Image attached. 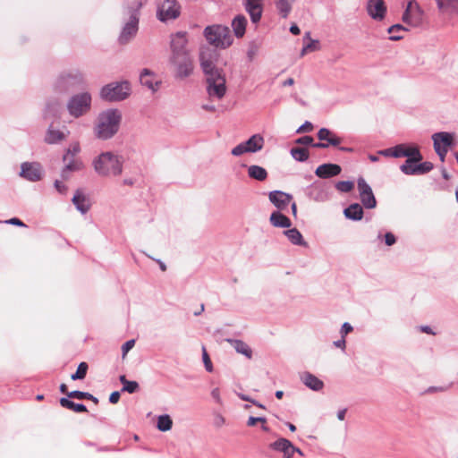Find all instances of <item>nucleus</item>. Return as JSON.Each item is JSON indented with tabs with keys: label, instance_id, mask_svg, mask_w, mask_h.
<instances>
[{
	"label": "nucleus",
	"instance_id": "obj_7",
	"mask_svg": "<svg viewBox=\"0 0 458 458\" xmlns=\"http://www.w3.org/2000/svg\"><path fill=\"white\" fill-rule=\"evenodd\" d=\"M91 95L89 92L75 94L67 102V110L71 116L79 118L91 108Z\"/></svg>",
	"mask_w": 458,
	"mask_h": 458
},
{
	"label": "nucleus",
	"instance_id": "obj_21",
	"mask_svg": "<svg viewBox=\"0 0 458 458\" xmlns=\"http://www.w3.org/2000/svg\"><path fill=\"white\" fill-rule=\"evenodd\" d=\"M342 168L337 164H323L317 167V177L328 179L340 174Z\"/></svg>",
	"mask_w": 458,
	"mask_h": 458
},
{
	"label": "nucleus",
	"instance_id": "obj_54",
	"mask_svg": "<svg viewBox=\"0 0 458 458\" xmlns=\"http://www.w3.org/2000/svg\"><path fill=\"white\" fill-rule=\"evenodd\" d=\"M352 330H353L352 326L349 322H344L342 325V327L340 330L341 336L345 337V335H348L349 333H351Z\"/></svg>",
	"mask_w": 458,
	"mask_h": 458
},
{
	"label": "nucleus",
	"instance_id": "obj_55",
	"mask_svg": "<svg viewBox=\"0 0 458 458\" xmlns=\"http://www.w3.org/2000/svg\"><path fill=\"white\" fill-rule=\"evenodd\" d=\"M135 344V340L131 339L125 342L122 346L123 355L124 356Z\"/></svg>",
	"mask_w": 458,
	"mask_h": 458
},
{
	"label": "nucleus",
	"instance_id": "obj_27",
	"mask_svg": "<svg viewBox=\"0 0 458 458\" xmlns=\"http://www.w3.org/2000/svg\"><path fill=\"white\" fill-rule=\"evenodd\" d=\"M68 134V131L64 132L60 130L54 129L52 126H49L45 136V141L48 144H57L65 140Z\"/></svg>",
	"mask_w": 458,
	"mask_h": 458
},
{
	"label": "nucleus",
	"instance_id": "obj_5",
	"mask_svg": "<svg viewBox=\"0 0 458 458\" xmlns=\"http://www.w3.org/2000/svg\"><path fill=\"white\" fill-rule=\"evenodd\" d=\"M131 94V84L127 81H114L103 86L100 98L107 102H118L126 99Z\"/></svg>",
	"mask_w": 458,
	"mask_h": 458
},
{
	"label": "nucleus",
	"instance_id": "obj_51",
	"mask_svg": "<svg viewBox=\"0 0 458 458\" xmlns=\"http://www.w3.org/2000/svg\"><path fill=\"white\" fill-rule=\"evenodd\" d=\"M202 360H203L206 370L208 372H212L213 365H212V362L210 360V358H209L205 347H203Z\"/></svg>",
	"mask_w": 458,
	"mask_h": 458
},
{
	"label": "nucleus",
	"instance_id": "obj_49",
	"mask_svg": "<svg viewBox=\"0 0 458 458\" xmlns=\"http://www.w3.org/2000/svg\"><path fill=\"white\" fill-rule=\"evenodd\" d=\"M408 154L406 151V146L403 144H399L393 147V157H404Z\"/></svg>",
	"mask_w": 458,
	"mask_h": 458
},
{
	"label": "nucleus",
	"instance_id": "obj_64",
	"mask_svg": "<svg viewBox=\"0 0 458 458\" xmlns=\"http://www.w3.org/2000/svg\"><path fill=\"white\" fill-rule=\"evenodd\" d=\"M315 46V39H310V42L307 46L303 47L301 55H304L308 49H311Z\"/></svg>",
	"mask_w": 458,
	"mask_h": 458
},
{
	"label": "nucleus",
	"instance_id": "obj_20",
	"mask_svg": "<svg viewBox=\"0 0 458 458\" xmlns=\"http://www.w3.org/2000/svg\"><path fill=\"white\" fill-rule=\"evenodd\" d=\"M367 11L372 19L381 21L386 15V7L383 0H369Z\"/></svg>",
	"mask_w": 458,
	"mask_h": 458
},
{
	"label": "nucleus",
	"instance_id": "obj_23",
	"mask_svg": "<svg viewBox=\"0 0 458 458\" xmlns=\"http://www.w3.org/2000/svg\"><path fill=\"white\" fill-rule=\"evenodd\" d=\"M226 92L225 80H218L217 82L207 83V93L210 98L221 99Z\"/></svg>",
	"mask_w": 458,
	"mask_h": 458
},
{
	"label": "nucleus",
	"instance_id": "obj_4",
	"mask_svg": "<svg viewBox=\"0 0 458 458\" xmlns=\"http://www.w3.org/2000/svg\"><path fill=\"white\" fill-rule=\"evenodd\" d=\"M203 36L209 45L220 49L229 47L233 41L229 28L220 24L207 26L203 30Z\"/></svg>",
	"mask_w": 458,
	"mask_h": 458
},
{
	"label": "nucleus",
	"instance_id": "obj_25",
	"mask_svg": "<svg viewBox=\"0 0 458 458\" xmlns=\"http://www.w3.org/2000/svg\"><path fill=\"white\" fill-rule=\"evenodd\" d=\"M60 81L70 86L80 85L83 83V74L78 70L70 71L63 73L60 76Z\"/></svg>",
	"mask_w": 458,
	"mask_h": 458
},
{
	"label": "nucleus",
	"instance_id": "obj_62",
	"mask_svg": "<svg viewBox=\"0 0 458 458\" xmlns=\"http://www.w3.org/2000/svg\"><path fill=\"white\" fill-rule=\"evenodd\" d=\"M120 392L118 391H114L113 393H111V394L109 395V402L111 403H117L120 400Z\"/></svg>",
	"mask_w": 458,
	"mask_h": 458
},
{
	"label": "nucleus",
	"instance_id": "obj_30",
	"mask_svg": "<svg viewBox=\"0 0 458 458\" xmlns=\"http://www.w3.org/2000/svg\"><path fill=\"white\" fill-rule=\"evenodd\" d=\"M226 341L233 347L236 352L244 355L248 359L252 358L251 348L242 340L240 339H226Z\"/></svg>",
	"mask_w": 458,
	"mask_h": 458
},
{
	"label": "nucleus",
	"instance_id": "obj_43",
	"mask_svg": "<svg viewBox=\"0 0 458 458\" xmlns=\"http://www.w3.org/2000/svg\"><path fill=\"white\" fill-rule=\"evenodd\" d=\"M412 159H406L405 162L400 166V170L406 175H416V172H411L418 164Z\"/></svg>",
	"mask_w": 458,
	"mask_h": 458
},
{
	"label": "nucleus",
	"instance_id": "obj_36",
	"mask_svg": "<svg viewBox=\"0 0 458 458\" xmlns=\"http://www.w3.org/2000/svg\"><path fill=\"white\" fill-rule=\"evenodd\" d=\"M60 404L62 407L72 410L75 412H87V407L83 403H76L67 397H62L60 399Z\"/></svg>",
	"mask_w": 458,
	"mask_h": 458
},
{
	"label": "nucleus",
	"instance_id": "obj_22",
	"mask_svg": "<svg viewBox=\"0 0 458 458\" xmlns=\"http://www.w3.org/2000/svg\"><path fill=\"white\" fill-rule=\"evenodd\" d=\"M285 211H273L269 216V223L276 228H290L292 221L284 214Z\"/></svg>",
	"mask_w": 458,
	"mask_h": 458
},
{
	"label": "nucleus",
	"instance_id": "obj_19",
	"mask_svg": "<svg viewBox=\"0 0 458 458\" xmlns=\"http://www.w3.org/2000/svg\"><path fill=\"white\" fill-rule=\"evenodd\" d=\"M263 0H244L243 5L245 11L249 13L251 22L258 23L263 13Z\"/></svg>",
	"mask_w": 458,
	"mask_h": 458
},
{
	"label": "nucleus",
	"instance_id": "obj_47",
	"mask_svg": "<svg viewBox=\"0 0 458 458\" xmlns=\"http://www.w3.org/2000/svg\"><path fill=\"white\" fill-rule=\"evenodd\" d=\"M301 380L309 388L315 391V376L306 372L301 375Z\"/></svg>",
	"mask_w": 458,
	"mask_h": 458
},
{
	"label": "nucleus",
	"instance_id": "obj_40",
	"mask_svg": "<svg viewBox=\"0 0 458 458\" xmlns=\"http://www.w3.org/2000/svg\"><path fill=\"white\" fill-rule=\"evenodd\" d=\"M67 396L69 398H76V399H87L94 402L95 403H98V399L92 395L90 393L82 392L79 390H73L70 393H67Z\"/></svg>",
	"mask_w": 458,
	"mask_h": 458
},
{
	"label": "nucleus",
	"instance_id": "obj_41",
	"mask_svg": "<svg viewBox=\"0 0 458 458\" xmlns=\"http://www.w3.org/2000/svg\"><path fill=\"white\" fill-rule=\"evenodd\" d=\"M291 155L299 162H304L309 158V151L306 148H293L291 149Z\"/></svg>",
	"mask_w": 458,
	"mask_h": 458
},
{
	"label": "nucleus",
	"instance_id": "obj_61",
	"mask_svg": "<svg viewBox=\"0 0 458 458\" xmlns=\"http://www.w3.org/2000/svg\"><path fill=\"white\" fill-rule=\"evenodd\" d=\"M313 128V124L310 122H305L301 126H300L297 130V133H301L306 131H310Z\"/></svg>",
	"mask_w": 458,
	"mask_h": 458
},
{
	"label": "nucleus",
	"instance_id": "obj_29",
	"mask_svg": "<svg viewBox=\"0 0 458 458\" xmlns=\"http://www.w3.org/2000/svg\"><path fill=\"white\" fill-rule=\"evenodd\" d=\"M363 208L359 203L351 204L349 207L344 208V216L352 221H360L363 217Z\"/></svg>",
	"mask_w": 458,
	"mask_h": 458
},
{
	"label": "nucleus",
	"instance_id": "obj_37",
	"mask_svg": "<svg viewBox=\"0 0 458 458\" xmlns=\"http://www.w3.org/2000/svg\"><path fill=\"white\" fill-rule=\"evenodd\" d=\"M119 380H120L121 384L123 385V388H122L123 392L133 394L138 391V389H139L138 382L128 380L124 375H121L119 377Z\"/></svg>",
	"mask_w": 458,
	"mask_h": 458
},
{
	"label": "nucleus",
	"instance_id": "obj_39",
	"mask_svg": "<svg viewBox=\"0 0 458 458\" xmlns=\"http://www.w3.org/2000/svg\"><path fill=\"white\" fill-rule=\"evenodd\" d=\"M408 30L401 24H394L390 26L387 32L390 34L389 39L392 41H397L403 38L400 32L407 31Z\"/></svg>",
	"mask_w": 458,
	"mask_h": 458
},
{
	"label": "nucleus",
	"instance_id": "obj_15",
	"mask_svg": "<svg viewBox=\"0 0 458 458\" xmlns=\"http://www.w3.org/2000/svg\"><path fill=\"white\" fill-rule=\"evenodd\" d=\"M317 149L338 147L342 142V139L327 128L319 129L317 131Z\"/></svg>",
	"mask_w": 458,
	"mask_h": 458
},
{
	"label": "nucleus",
	"instance_id": "obj_60",
	"mask_svg": "<svg viewBox=\"0 0 458 458\" xmlns=\"http://www.w3.org/2000/svg\"><path fill=\"white\" fill-rule=\"evenodd\" d=\"M313 138L311 136H302L296 140V143L298 144H303V145H309L312 144Z\"/></svg>",
	"mask_w": 458,
	"mask_h": 458
},
{
	"label": "nucleus",
	"instance_id": "obj_32",
	"mask_svg": "<svg viewBox=\"0 0 458 458\" xmlns=\"http://www.w3.org/2000/svg\"><path fill=\"white\" fill-rule=\"evenodd\" d=\"M247 19L244 15H237L232 21L233 33L237 38H242L245 34Z\"/></svg>",
	"mask_w": 458,
	"mask_h": 458
},
{
	"label": "nucleus",
	"instance_id": "obj_42",
	"mask_svg": "<svg viewBox=\"0 0 458 458\" xmlns=\"http://www.w3.org/2000/svg\"><path fill=\"white\" fill-rule=\"evenodd\" d=\"M434 165L429 161H425L418 164L414 166V169L411 172H416V175L425 174L429 173L433 169Z\"/></svg>",
	"mask_w": 458,
	"mask_h": 458
},
{
	"label": "nucleus",
	"instance_id": "obj_48",
	"mask_svg": "<svg viewBox=\"0 0 458 458\" xmlns=\"http://www.w3.org/2000/svg\"><path fill=\"white\" fill-rule=\"evenodd\" d=\"M80 152H81V146H80L79 142H73L65 149L64 155L79 157Z\"/></svg>",
	"mask_w": 458,
	"mask_h": 458
},
{
	"label": "nucleus",
	"instance_id": "obj_13",
	"mask_svg": "<svg viewBox=\"0 0 458 458\" xmlns=\"http://www.w3.org/2000/svg\"><path fill=\"white\" fill-rule=\"evenodd\" d=\"M62 160L64 164L61 170V177L63 180H68L71 173L81 172L85 168V164L80 157L64 154Z\"/></svg>",
	"mask_w": 458,
	"mask_h": 458
},
{
	"label": "nucleus",
	"instance_id": "obj_10",
	"mask_svg": "<svg viewBox=\"0 0 458 458\" xmlns=\"http://www.w3.org/2000/svg\"><path fill=\"white\" fill-rule=\"evenodd\" d=\"M268 199L276 207L275 211H288L290 207L293 215L296 216L297 205L292 194L276 190L268 193Z\"/></svg>",
	"mask_w": 458,
	"mask_h": 458
},
{
	"label": "nucleus",
	"instance_id": "obj_38",
	"mask_svg": "<svg viewBox=\"0 0 458 458\" xmlns=\"http://www.w3.org/2000/svg\"><path fill=\"white\" fill-rule=\"evenodd\" d=\"M173 420L168 414L160 415L157 418V428L162 432H166L172 428Z\"/></svg>",
	"mask_w": 458,
	"mask_h": 458
},
{
	"label": "nucleus",
	"instance_id": "obj_6",
	"mask_svg": "<svg viewBox=\"0 0 458 458\" xmlns=\"http://www.w3.org/2000/svg\"><path fill=\"white\" fill-rule=\"evenodd\" d=\"M214 53L208 47H201L199 53L200 66L206 75V83L217 82L218 80H225L222 70L216 68L214 64Z\"/></svg>",
	"mask_w": 458,
	"mask_h": 458
},
{
	"label": "nucleus",
	"instance_id": "obj_16",
	"mask_svg": "<svg viewBox=\"0 0 458 458\" xmlns=\"http://www.w3.org/2000/svg\"><path fill=\"white\" fill-rule=\"evenodd\" d=\"M170 62L175 67L176 78L185 79L189 77L193 72V64L191 55L181 56L177 59L170 58Z\"/></svg>",
	"mask_w": 458,
	"mask_h": 458
},
{
	"label": "nucleus",
	"instance_id": "obj_58",
	"mask_svg": "<svg viewBox=\"0 0 458 458\" xmlns=\"http://www.w3.org/2000/svg\"><path fill=\"white\" fill-rule=\"evenodd\" d=\"M4 223L8 224V225L21 226V227H26V225L17 217L10 218V219L4 221Z\"/></svg>",
	"mask_w": 458,
	"mask_h": 458
},
{
	"label": "nucleus",
	"instance_id": "obj_12",
	"mask_svg": "<svg viewBox=\"0 0 458 458\" xmlns=\"http://www.w3.org/2000/svg\"><path fill=\"white\" fill-rule=\"evenodd\" d=\"M357 187L360 193V199L364 208L371 209L376 208L377 200L369 184L363 177L357 180Z\"/></svg>",
	"mask_w": 458,
	"mask_h": 458
},
{
	"label": "nucleus",
	"instance_id": "obj_56",
	"mask_svg": "<svg viewBox=\"0 0 458 458\" xmlns=\"http://www.w3.org/2000/svg\"><path fill=\"white\" fill-rule=\"evenodd\" d=\"M266 418L264 417H252L250 416L249 419H248V421H247V425L249 427H253L256 423L258 422H262V423H265L266 422Z\"/></svg>",
	"mask_w": 458,
	"mask_h": 458
},
{
	"label": "nucleus",
	"instance_id": "obj_46",
	"mask_svg": "<svg viewBox=\"0 0 458 458\" xmlns=\"http://www.w3.org/2000/svg\"><path fill=\"white\" fill-rule=\"evenodd\" d=\"M406 151L408 152V154H406V156H405V157H407V159H412V161H416V162H420L422 160V155L418 148L406 147Z\"/></svg>",
	"mask_w": 458,
	"mask_h": 458
},
{
	"label": "nucleus",
	"instance_id": "obj_35",
	"mask_svg": "<svg viewBox=\"0 0 458 458\" xmlns=\"http://www.w3.org/2000/svg\"><path fill=\"white\" fill-rule=\"evenodd\" d=\"M294 2L295 0H275L276 9L282 18L285 19L289 16Z\"/></svg>",
	"mask_w": 458,
	"mask_h": 458
},
{
	"label": "nucleus",
	"instance_id": "obj_14",
	"mask_svg": "<svg viewBox=\"0 0 458 458\" xmlns=\"http://www.w3.org/2000/svg\"><path fill=\"white\" fill-rule=\"evenodd\" d=\"M188 43L186 32L179 31L172 36L171 39V51L170 58H179L181 56L190 55L186 46Z\"/></svg>",
	"mask_w": 458,
	"mask_h": 458
},
{
	"label": "nucleus",
	"instance_id": "obj_63",
	"mask_svg": "<svg viewBox=\"0 0 458 458\" xmlns=\"http://www.w3.org/2000/svg\"><path fill=\"white\" fill-rule=\"evenodd\" d=\"M345 337L341 336L339 340L334 342V345L337 348H341L343 351L345 349Z\"/></svg>",
	"mask_w": 458,
	"mask_h": 458
},
{
	"label": "nucleus",
	"instance_id": "obj_18",
	"mask_svg": "<svg viewBox=\"0 0 458 458\" xmlns=\"http://www.w3.org/2000/svg\"><path fill=\"white\" fill-rule=\"evenodd\" d=\"M269 447L276 452L284 454L283 458H292L295 454L297 447L292 442L284 437H280L276 441L271 443Z\"/></svg>",
	"mask_w": 458,
	"mask_h": 458
},
{
	"label": "nucleus",
	"instance_id": "obj_31",
	"mask_svg": "<svg viewBox=\"0 0 458 458\" xmlns=\"http://www.w3.org/2000/svg\"><path fill=\"white\" fill-rule=\"evenodd\" d=\"M264 143V138L260 134H254L244 141L243 145L246 146L250 153H256L263 148Z\"/></svg>",
	"mask_w": 458,
	"mask_h": 458
},
{
	"label": "nucleus",
	"instance_id": "obj_57",
	"mask_svg": "<svg viewBox=\"0 0 458 458\" xmlns=\"http://www.w3.org/2000/svg\"><path fill=\"white\" fill-rule=\"evenodd\" d=\"M396 238L392 233H386L385 234V242L387 246H392L395 243Z\"/></svg>",
	"mask_w": 458,
	"mask_h": 458
},
{
	"label": "nucleus",
	"instance_id": "obj_28",
	"mask_svg": "<svg viewBox=\"0 0 458 458\" xmlns=\"http://www.w3.org/2000/svg\"><path fill=\"white\" fill-rule=\"evenodd\" d=\"M153 77H154V72H151L150 70L145 68L140 72V81L143 86H146L152 91H156L158 89L159 82L157 81H154Z\"/></svg>",
	"mask_w": 458,
	"mask_h": 458
},
{
	"label": "nucleus",
	"instance_id": "obj_8",
	"mask_svg": "<svg viewBox=\"0 0 458 458\" xmlns=\"http://www.w3.org/2000/svg\"><path fill=\"white\" fill-rule=\"evenodd\" d=\"M455 134L448 131H439L432 135L434 150L444 162L449 149L455 144Z\"/></svg>",
	"mask_w": 458,
	"mask_h": 458
},
{
	"label": "nucleus",
	"instance_id": "obj_9",
	"mask_svg": "<svg viewBox=\"0 0 458 458\" xmlns=\"http://www.w3.org/2000/svg\"><path fill=\"white\" fill-rule=\"evenodd\" d=\"M181 14V5L177 0H157V18L162 21L177 19Z\"/></svg>",
	"mask_w": 458,
	"mask_h": 458
},
{
	"label": "nucleus",
	"instance_id": "obj_2",
	"mask_svg": "<svg viewBox=\"0 0 458 458\" xmlns=\"http://www.w3.org/2000/svg\"><path fill=\"white\" fill-rule=\"evenodd\" d=\"M122 119V112L116 108L100 112L93 128L95 137L100 140L112 139L119 131Z\"/></svg>",
	"mask_w": 458,
	"mask_h": 458
},
{
	"label": "nucleus",
	"instance_id": "obj_44",
	"mask_svg": "<svg viewBox=\"0 0 458 458\" xmlns=\"http://www.w3.org/2000/svg\"><path fill=\"white\" fill-rule=\"evenodd\" d=\"M88 368L89 367L86 362H81L77 368L76 372L72 374L71 378L72 380L83 379L86 377Z\"/></svg>",
	"mask_w": 458,
	"mask_h": 458
},
{
	"label": "nucleus",
	"instance_id": "obj_34",
	"mask_svg": "<svg viewBox=\"0 0 458 458\" xmlns=\"http://www.w3.org/2000/svg\"><path fill=\"white\" fill-rule=\"evenodd\" d=\"M248 175L251 179L263 182L267 178V172L262 166L251 165L248 167Z\"/></svg>",
	"mask_w": 458,
	"mask_h": 458
},
{
	"label": "nucleus",
	"instance_id": "obj_59",
	"mask_svg": "<svg viewBox=\"0 0 458 458\" xmlns=\"http://www.w3.org/2000/svg\"><path fill=\"white\" fill-rule=\"evenodd\" d=\"M211 396L216 403H218V404L222 403V399L220 396V390L218 387H216L211 391Z\"/></svg>",
	"mask_w": 458,
	"mask_h": 458
},
{
	"label": "nucleus",
	"instance_id": "obj_11",
	"mask_svg": "<svg viewBox=\"0 0 458 458\" xmlns=\"http://www.w3.org/2000/svg\"><path fill=\"white\" fill-rule=\"evenodd\" d=\"M19 175L29 182H37L42 179L44 170L38 162H23Z\"/></svg>",
	"mask_w": 458,
	"mask_h": 458
},
{
	"label": "nucleus",
	"instance_id": "obj_52",
	"mask_svg": "<svg viewBox=\"0 0 458 458\" xmlns=\"http://www.w3.org/2000/svg\"><path fill=\"white\" fill-rule=\"evenodd\" d=\"M452 386H453V383H450L447 386H429L426 390V393L432 394V393H436V392H445V391L449 390L452 387Z\"/></svg>",
	"mask_w": 458,
	"mask_h": 458
},
{
	"label": "nucleus",
	"instance_id": "obj_50",
	"mask_svg": "<svg viewBox=\"0 0 458 458\" xmlns=\"http://www.w3.org/2000/svg\"><path fill=\"white\" fill-rule=\"evenodd\" d=\"M232 155L233 156H235V157H240L245 153H250L249 149L246 148L245 145H243V142L238 144L237 146H235L232 151H231Z\"/></svg>",
	"mask_w": 458,
	"mask_h": 458
},
{
	"label": "nucleus",
	"instance_id": "obj_24",
	"mask_svg": "<svg viewBox=\"0 0 458 458\" xmlns=\"http://www.w3.org/2000/svg\"><path fill=\"white\" fill-rule=\"evenodd\" d=\"M72 201L75 206L76 209L80 211L81 214H86L90 208L89 199L86 198L85 195H83L81 190L76 191L75 194L73 195V198L72 199Z\"/></svg>",
	"mask_w": 458,
	"mask_h": 458
},
{
	"label": "nucleus",
	"instance_id": "obj_3",
	"mask_svg": "<svg viewBox=\"0 0 458 458\" xmlns=\"http://www.w3.org/2000/svg\"><path fill=\"white\" fill-rule=\"evenodd\" d=\"M94 172L100 177H116L123 170V159L111 151H105L92 159Z\"/></svg>",
	"mask_w": 458,
	"mask_h": 458
},
{
	"label": "nucleus",
	"instance_id": "obj_1",
	"mask_svg": "<svg viewBox=\"0 0 458 458\" xmlns=\"http://www.w3.org/2000/svg\"><path fill=\"white\" fill-rule=\"evenodd\" d=\"M147 0H125L123 7L124 24L119 36V42L127 44L135 37L139 30L140 9Z\"/></svg>",
	"mask_w": 458,
	"mask_h": 458
},
{
	"label": "nucleus",
	"instance_id": "obj_33",
	"mask_svg": "<svg viewBox=\"0 0 458 458\" xmlns=\"http://www.w3.org/2000/svg\"><path fill=\"white\" fill-rule=\"evenodd\" d=\"M284 234L287 237L290 242L293 245L305 246L306 242L300 231L297 228H286Z\"/></svg>",
	"mask_w": 458,
	"mask_h": 458
},
{
	"label": "nucleus",
	"instance_id": "obj_53",
	"mask_svg": "<svg viewBox=\"0 0 458 458\" xmlns=\"http://www.w3.org/2000/svg\"><path fill=\"white\" fill-rule=\"evenodd\" d=\"M54 186L60 194H66L68 187L59 180L55 181Z\"/></svg>",
	"mask_w": 458,
	"mask_h": 458
},
{
	"label": "nucleus",
	"instance_id": "obj_26",
	"mask_svg": "<svg viewBox=\"0 0 458 458\" xmlns=\"http://www.w3.org/2000/svg\"><path fill=\"white\" fill-rule=\"evenodd\" d=\"M436 3L440 13L458 14V0H436Z\"/></svg>",
	"mask_w": 458,
	"mask_h": 458
},
{
	"label": "nucleus",
	"instance_id": "obj_45",
	"mask_svg": "<svg viewBox=\"0 0 458 458\" xmlns=\"http://www.w3.org/2000/svg\"><path fill=\"white\" fill-rule=\"evenodd\" d=\"M335 186L338 191L347 193L354 188V182L352 181H340Z\"/></svg>",
	"mask_w": 458,
	"mask_h": 458
},
{
	"label": "nucleus",
	"instance_id": "obj_17",
	"mask_svg": "<svg viewBox=\"0 0 458 458\" xmlns=\"http://www.w3.org/2000/svg\"><path fill=\"white\" fill-rule=\"evenodd\" d=\"M423 16L424 12L420 6L418 4L412 6V3L409 2L407 8L403 13L402 19L403 22L413 27H418L422 23Z\"/></svg>",
	"mask_w": 458,
	"mask_h": 458
}]
</instances>
